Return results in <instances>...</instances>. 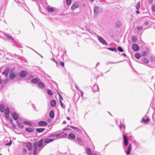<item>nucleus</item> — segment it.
Wrapping results in <instances>:
<instances>
[{
	"label": "nucleus",
	"mask_w": 155,
	"mask_h": 155,
	"mask_svg": "<svg viewBox=\"0 0 155 155\" xmlns=\"http://www.w3.org/2000/svg\"><path fill=\"white\" fill-rule=\"evenodd\" d=\"M13 117L15 120H17L18 117L19 116L18 114L15 112H14L12 114Z\"/></svg>",
	"instance_id": "nucleus-18"
},
{
	"label": "nucleus",
	"mask_w": 155,
	"mask_h": 155,
	"mask_svg": "<svg viewBox=\"0 0 155 155\" xmlns=\"http://www.w3.org/2000/svg\"><path fill=\"white\" fill-rule=\"evenodd\" d=\"M52 60L56 64H58V63L57 62V61L55 60L54 59V58H52Z\"/></svg>",
	"instance_id": "nucleus-52"
},
{
	"label": "nucleus",
	"mask_w": 155,
	"mask_h": 155,
	"mask_svg": "<svg viewBox=\"0 0 155 155\" xmlns=\"http://www.w3.org/2000/svg\"><path fill=\"white\" fill-rule=\"evenodd\" d=\"M132 49L135 51H137L139 50V47L136 44H134L132 46Z\"/></svg>",
	"instance_id": "nucleus-9"
},
{
	"label": "nucleus",
	"mask_w": 155,
	"mask_h": 155,
	"mask_svg": "<svg viewBox=\"0 0 155 155\" xmlns=\"http://www.w3.org/2000/svg\"><path fill=\"white\" fill-rule=\"evenodd\" d=\"M149 119L148 118L147 119H145L144 118H143L141 120V121L142 122L147 123L149 121Z\"/></svg>",
	"instance_id": "nucleus-26"
},
{
	"label": "nucleus",
	"mask_w": 155,
	"mask_h": 155,
	"mask_svg": "<svg viewBox=\"0 0 155 155\" xmlns=\"http://www.w3.org/2000/svg\"><path fill=\"white\" fill-rule=\"evenodd\" d=\"M48 94L50 95H52L53 94V92L50 89H48L47 90Z\"/></svg>",
	"instance_id": "nucleus-32"
},
{
	"label": "nucleus",
	"mask_w": 155,
	"mask_h": 155,
	"mask_svg": "<svg viewBox=\"0 0 155 155\" xmlns=\"http://www.w3.org/2000/svg\"><path fill=\"white\" fill-rule=\"evenodd\" d=\"M142 54L143 56H147V53L146 51H144L142 52Z\"/></svg>",
	"instance_id": "nucleus-37"
},
{
	"label": "nucleus",
	"mask_w": 155,
	"mask_h": 155,
	"mask_svg": "<svg viewBox=\"0 0 155 155\" xmlns=\"http://www.w3.org/2000/svg\"><path fill=\"white\" fill-rule=\"evenodd\" d=\"M18 127H19L21 128H22L24 127L22 124L21 123H18Z\"/></svg>",
	"instance_id": "nucleus-41"
},
{
	"label": "nucleus",
	"mask_w": 155,
	"mask_h": 155,
	"mask_svg": "<svg viewBox=\"0 0 155 155\" xmlns=\"http://www.w3.org/2000/svg\"><path fill=\"white\" fill-rule=\"evenodd\" d=\"M70 127L71 128L76 130L79 133H81V130L78 127H74L73 126H70Z\"/></svg>",
	"instance_id": "nucleus-16"
},
{
	"label": "nucleus",
	"mask_w": 155,
	"mask_h": 155,
	"mask_svg": "<svg viewBox=\"0 0 155 155\" xmlns=\"http://www.w3.org/2000/svg\"><path fill=\"white\" fill-rule=\"evenodd\" d=\"M120 23L119 22H118L116 24V25L117 27H119L120 26Z\"/></svg>",
	"instance_id": "nucleus-46"
},
{
	"label": "nucleus",
	"mask_w": 155,
	"mask_h": 155,
	"mask_svg": "<svg viewBox=\"0 0 155 155\" xmlns=\"http://www.w3.org/2000/svg\"><path fill=\"white\" fill-rule=\"evenodd\" d=\"M71 0H66V3L68 5H69L71 3Z\"/></svg>",
	"instance_id": "nucleus-36"
},
{
	"label": "nucleus",
	"mask_w": 155,
	"mask_h": 155,
	"mask_svg": "<svg viewBox=\"0 0 155 155\" xmlns=\"http://www.w3.org/2000/svg\"><path fill=\"white\" fill-rule=\"evenodd\" d=\"M11 144L12 141L11 140H10L8 143H7L6 144V145L7 146H10L11 145Z\"/></svg>",
	"instance_id": "nucleus-47"
},
{
	"label": "nucleus",
	"mask_w": 155,
	"mask_h": 155,
	"mask_svg": "<svg viewBox=\"0 0 155 155\" xmlns=\"http://www.w3.org/2000/svg\"><path fill=\"white\" fill-rule=\"evenodd\" d=\"M122 54L123 55H124V56H126V55L125 54V53H123Z\"/></svg>",
	"instance_id": "nucleus-58"
},
{
	"label": "nucleus",
	"mask_w": 155,
	"mask_h": 155,
	"mask_svg": "<svg viewBox=\"0 0 155 155\" xmlns=\"http://www.w3.org/2000/svg\"><path fill=\"white\" fill-rule=\"evenodd\" d=\"M5 106L4 105L1 104L0 105V111L1 112L3 113L4 112Z\"/></svg>",
	"instance_id": "nucleus-17"
},
{
	"label": "nucleus",
	"mask_w": 155,
	"mask_h": 155,
	"mask_svg": "<svg viewBox=\"0 0 155 155\" xmlns=\"http://www.w3.org/2000/svg\"><path fill=\"white\" fill-rule=\"evenodd\" d=\"M53 140L54 139H53L46 138L45 139L44 143L45 144L48 143L52 142Z\"/></svg>",
	"instance_id": "nucleus-11"
},
{
	"label": "nucleus",
	"mask_w": 155,
	"mask_h": 155,
	"mask_svg": "<svg viewBox=\"0 0 155 155\" xmlns=\"http://www.w3.org/2000/svg\"><path fill=\"white\" fill-rule=\"evenodd\" d=\"M91 1H92V2H93L94 1V0H90Z\"/></svg>",
	"instance_id": "nucleus-61"
},
{
	"label": "nucleus",
	"mask_w": 155,
	"mask_h": 155,
	"mask_svg": "<svg viewBox=\"0 0 155 155\" xmlns=\"http://www.w3.org/2000/svg\"><path fill=\"white\" fill-rule=\"evenodd\" d=\"M38 86L39 88L41 89H43L45 87V84L44 83L42 82H39L38 83Z\"/></svg>",
	"instance_id": "nucleus-13"
},
{
	"label": "nucleus",
	"mask_w": 155,
	"mask_h": 155,
	"mask_svg": "<svg viewBox=\"0 0 155 155\" xmlns=\"http://www.w3.org/2000/svg\"><path fill=\"white\" fill-rule=\"evenodd\" d=\"M0 155H1V154L0 153Z\"/></svg>",
	"instance_id": "nucleus-63"
},
{
	"label": "nucleus",
	"mask_w": 155,
	"mask_h": 155,
	"mask_svg": "<svg viewBox=\"0 0 155 155\" xmlns=\"http://www.w3.org/2000/svg\"><path fill=\"white\" fill-rule=\"evenodd\" d=\"M24 124L25 125H28L30 126H32V124L29 122L28 121L24 122Z\"/></svg>",
	"instance_id": "nucleus-31"
},
{
	"label": "nucleus",
	"mask_w": 155,
	"mask_h": 155,
	"mask_svg": "<svg viewBox=\"0 0 155 155\" xmlns=\"http://www.w3.org/2000/svg\"><path fill=\"white\" fill-rule=\"evenodd\" d=\"M132 41L133 42H135L137 41V38L135 37L134 36H132L131 37Z\"/></svg>",
	"instance_id": "nucleus-35"
},
{
	"label": "nucleus",
	"mask_w": 155,
	"mask_h": 155,
	"mask_svg": "<svg viewBox=\"0 0 155 155\" xmlns=\"http://www.w3.org/2000/svg\"><path fill=\"white\" fill-rule=\"evenodd\" d=\"M144 24L146 25H148L149 24V22L148 21H146L145 22Z\"/></svg>",
	"instance_id": "nucleus-54"
},
{
	"label": "nucleus",
	"mask_w": 155,
	"mask_h": 155,
	"mask_svg": "<svg viewBox=\"0 0 155 155\" xmlns=\"http://www.w3.org/2000/svg\"><path fill=\"white\" fill-rule=\"evenodd\" d=\"M80 94L81 97L82 98H84V92L81 91H80Z\"/></svg>",
	"instance_id": "nucleus-45"
},
{
	"label": "nucleus",
	"mask_w": 155,
	"mask_h": 155,
	"mask_svg": "<svg viewBox=\"0 0 155 155\" xmlns=\"http://www.w3.org/2000/svg\"><path fill=\"white\" fill-rule=\"evenodd\" d=\"M63 123L65 124L66 123V121H64V122H63Z\"/></svg>",
	"instance_id": "nucleus-60"
},
{
	"label": "nucleus",
	"mask_w": 155,
	"mask_h": 155,
	"mask_svg": "<svg viewBox=\"0 0 155 155\" xmlns=\"http://www.w3.org/2000/svg\"><path fill=\"white\" fill-rule=\"evenodd\" d=\"M67 119L68 120H70V118L69 117H67Z\"/></svg>",
	"instance_id": "nucleus-57"
},
{
	"label": "nucleus",
	"mask_w": 155,
	"mask_h": 155,
	"mask_svg": "<svg viewBox=\"0 0 155 155\" xmlns=\"http://www.w3.org/2000/svg\"><path fill=\"white\" fill-rule=\"evenodd\" d=\"M153 0H149V2L150 4H151L153 3Z\"/></svg>",
	"instance_id": "nucleus-51"
},
{
	"label": "nucleus",
	"mask_w": 155,
	"mask_h": 155,
	"mask_svg": "<svg viewBox=\"0 0 155 155\" xmlns=\"http://www.w3.org/2000/svg\"><path fill=\"white\" fill-rule=\"evenodd\" d=\"M98 11V8L97 7H94V14L95 15L97 14V11Z\"/></svg>",
	"instance_id": "nucleus-33"
},
{
	"label": "nucleus",
	"mask_w": 155,
	"mask_h": 155,
	"mask_svg": "<svg viewBox=\"0 0 155 155\" xmlns=\"http://www.w3.org/2000/svg\"><path fill=\"white\" fill-rule=\"evenodd\" d=\"M68 137L69 139L70 140H74L75 138V135L72 133H70L68 134Z\"/></svg>",
	"instance_id": "nucleus-6"
},
{
	"label": "nucleus",
	"mask_w": 155,
	"mask_h": 155,
	"mask_svg": "<svg viewBox=\"0 0 155 155\" xmlns=\"http://www.w3.org/2000/svg\"><path fill=\"white\" fill-rule=\"evenodd\" d=\"M26 130L28 132H31L34 131V129L31 127H27L26 129Z\"/></svg>",
	"instance_id": "nucleus-23"
},
{
	"label": "nucleus",
	"mask_w": 155,
	"mask_h": 155,
	"mask_svg": "<svg viewBox=\"0 0 155 155\" xmlns=\"http://www.w3.org/2000/svg\"><path fill=\"white\" fill-rule=\"evenodd\" d=\"M60 104H61V106L63 108H64L65 107H64V104L62 103V101L61 102H60Z\"/></svg>",
	"instance_id": "nucleus-48"
},
{
	"label": "nucleus",
	"mask_w": 155,
	"mask_h": 155,
	"mask_svg": "<svg viewBox=\"0 0 155 155\" xmlns=\"http://www.w3.org/2000/svg\"><path fill=\"white\" fill-rule=\"evenodd\" d=\"M78 7V4L76 3H75L74 4L72 5L71 7V8L72 10H74L75 8H77Z\"/></svg>",
	"instance_id": "nucleus-19"
},
{
	"label": "nucleus",
	"mask_w": 155,
	"mask_h": 155,
	"mask_svg": "<svg viewBox=\"0 0 155 155\" xmlns=\"http://www.w3.org/2000/svg\"><path fill=\"white\" fill-rule=\"evenodd\" d=\"M6 37L8 39L11 40H13V39L10 36L8 35H6Z\"/></svg>",
	"instance_id": "nucleus-40"
},
{
	"label": "nucleus",
	"mask_w": 155,
	"mask_h": 155,
	"mask_svg": "<svg viewBox=\"0 0 155 155\" xmlns=\"http://www.w3.org/2000/svg\"><path fill=\"white\" fill-rule=\"evenodd\" d=\"M47 10L50 12H53L54 11V9L52 7H48L47 8Z\"/></svg>",
	"instance_id": "nucleus-25"
},
{
	"label": "nucleus",
	"mask_w": 155,
	"mask_h": 155,
	"mask_svg": "<svg viewBox=\"0 0 155 155\" xmlns=\"http://www.w3.org/2000/svg\"><path fill=\"white\" fill-rule=\"evenodd\" d=\"M111 51H114L116 50L117 49L116 48H108Z\"/></svg>",
	"instance_id": "nucleus-44"
},
{
	"label": "nucleus",
	"mask_w": 155,
	"mask_h": 155,
	"mask_svg": "<svg viewBox=\"0 0 155 155\" xmlns=\"http://www.w3.org/2000/svg\"><path fill=\"white\" fill-rule=\"evenodd\" d=\"M58 93L59 96V102H61L63 100V98H62V97L59 93L58 92Z\"/></svg>",
	"instance_id": "nucleus-38"
},
{
	"label": "nucleus",
	"mask_w": 155,
	"mask_h": 155,
	"mask_svg": "<svg viewBox=\"0 0 155 155\" xmlns=\"http://www.w3.org/2000/svg\"><path fill=\"white\" fill-rule=\"evenodd\" d=\"M143 61L145 63L147 64L149 62L148 60L145 58H143Z\"/></svg>",
	"instance_id": "nucleus-34"
},
{
	"label": "nucleus",
	"mask_w": 155,
	"mask_h": 155,
	"mask_svg": "<svg viewBox=\"0 0 155 155\" xmlns=\"http://www.w3.org/2000/svg\"><path fill=\"white\" fill-rule=\"evenodd\" d=\"M134 56L136 58L139 59L141 56V55L139 53H136L134 54Z\"/></svg>",
	"instance_id": "nucleus-22"
},
{
	"label": "nucleus",
	"mask_w": 155,
	"mask_h": 155,
	"mask_svg": "<svg viewBox=\"0 0 155 155\" xmlns=\"http://www.w3.org/2000/svg\"><path fill=\"white\" fill-rule=\"evenodd\" d=\"M86 152L88 155H90L91 154V150L89 148H87L86 149Z\"/></svg>",
	"instance_id": "nucleus-28"
},
{
	"label": "nucleus",
	"mask_w": 155,
	"mask_h": 155,
	"mask_svg": "<svg viewBox=\"0 0 155 155\" xmlns=\"http://www.w3.org/2000/svg\"><path fill=\"white\" fill-rule=\"evenodd\" d=\"M10 111V109L8 107L6 108L5 109L4 112V113L5 117L6 118L8 119L9 117Z\"/></svg>",
	"instance_id": "nucleus-2"
},
{
	"label": "nucleus",
	"mask_w": 155,
	"mask_h": 155,
	"mask_svg": "<svg viewBox=\"0 0 155 155\" xmlns=\"http://www.w3.org/2000/svg\"><path fill=\"white\" fill-rule=\"evenodd\" d=\"M47 123L46 122L41 121L38 123V125L39 126H45L47 125Z\"/></svg>",
	"instance_id": "nucleus-5"
},
{
	"label": "nucleus",
	"mask_w": 155,
	"mask_h": 155,
	"mask_svg": "<svg viewBox=\"0 0 155 155\" xmlns=\"http://www.w3.org/2000/svg\"><path fill=\"white\" fill-rule=\"evenodd\" d=\"M123 137L124 138V145L127 146L128 143V141L127 137L124 135H123Z\"/></svg>",
	"instance_id": "nucleus-3"
},
{
	"label": "nucleus",
	"mask_w": 155,
	"mask_h": 155,
	"mask_svg": "<svg viewBox=\"0 0 155 155\" xmlns=\"http://www.w3.org/2000/svg\"><path fill=\"white\" fill-rule=\"evenodd\" d=\"M140 12L139 11H137L136 12V13L137 14H139V13Z\"/></svg>",
	"instance_id": "nucleus-56"
},
{
	"label": "nucleus",
	"mask_w": 155,
	"mask_h": 155,
	"mask_svg": "<svg viewBox=\"0 0 155 155\" xmlns=\"http://www.w3.org/2000/svg\"><path fill=\"white\" fill-rule=\"evenodd\" d=\"M50 116L51 118H53L54 117V114L53 111H51L50 112Z\"/></svg>",
	"instance_id": "nucleus-30"
},
{
	"label": "nucleus",
	"mask_w": 155,
	"mask_h": 155,
	"mask_svg": "<svg viewBox=\"0 0 155 155\" xmlns=\"http://www.w3.org/2000/svg\"><path fill=\"white\" fill-rule=\"evenodd\" d=\"M92 155H97L96 154H93Z\"/></svg>",
	"instance_id": "nucleus-62"
},
{
	"label": "nucleus",
	"mask_w": 155,
	"mask_h": 155,
	"mask_svg": "<svg viewBox=\"0 0 155 155\" xmlns=\"http://www.w3.org/2000/svg\"><path fill=\"white\" fill-rule=\"evenodd\" d=\"M24 146L26 147L28 150H31L33 149L32 143L30 142H26L24 143Z\"/></svg>",
	"instance_id": "nucleus-1"
},
{
	"label": "nucleus",
	"mask_w": 155,
	"mask_h": 155,
	"mask_svg": "<svg viewBox=\"0 0 155 155\" xmlns=\"http://www.w3.org/2000/svg\"><path fill=\"white\" fill-rule=\"evenodd\" d=\"M117 49L119 51L121 52H123L124 51L123 49L120 47H118L117 48Z\"/></svg>",
	"instance_id": "nucleus-39"
},
{
	"label": "nucleus",
	"mask_w": 155,
	"mask_h": 155,
	"mask_svg": "<svg viewBox=\"0 0 155 155\" xmlns=\"http://www.w3.org/2000/svg\"><path fill=\"white\" fill-rule=\"evenodd\" d=\"M9 71V68H7L5 69V71L2 73V74H3L5 75L6 76H8Z\"/></svg>",
	"instance_id": "nucleus-21"
},
{
	"label": "nucleus",
	"mask_w": 155,
	"mask_h": 155,
	"mask_svg": "<svg viewBox=\"0 0 155 155\" xmlns=\"http://www.w3.org/2000/svg\"><path fill=\"white\" fill-rule=\"evenodd\" d=\"M98 40L103 44L105 45H107V43L105 41L104 39L101 37H99L98 38Z\"/></svg>",
	"instance_id": "nucleus-8"
},
{
	"label": "nucleus",
	"mask_w": 155,
	"mask_h": 155,
	"mask_svg": "<svg viewBox=\"0 0 155 155\" xmlns=\"http://www.w3.org/2000/svg\"><path fill=\"white\" fill-rule=\"evenodd\" d=\"M2 83V81L1 79H0V84H1Z\"/></svg>",
	"instance_id": "nucleus-59"
},
{
	"label": "nucleus",
	"mask_w": 155,
	"mask_h": 155,
	"mask_svg": "<svg viewBox=\"0 0 155 155\" xmlns=\"http://www.w3.org/2000/svg\"><path fill=\"white\" fill-rule=\"evenodd\" d=\"M45 130L44 128H37L36 129V130L37 132L38 133H41L43 132Z\"/></svg>",
	"instance_id": "nucleus-24"
},
{
	"label": "nucleus",
	"mask_w": 155,
	"mask_h": 155,
	"mask_svg": "<svg viewBox=\"0 0 155 155\" xmlns=\"http://www.w3.org/2000/svg\"><path fill=\"white\" fill-rule=\"evenodd\" d=\"M60 63L63 66V67H64V62L62 61H60Z\"/></svg>",
	"instance_id": "nucleus-50"
},
{
	"label": "nucleus",
	"mask_w": 155,
	"mask_h": 155,
	"mask_svg": "<svg viewBox=\"0 0 155 155\" xmlns=\"http://www.w3.org/2000/svg\"><path fill=\"white\" fill-rule=\"evenodd\" d=\"M34 147V149L33 150V153L34 155H35L37 154V151L38 150V146L36 143H35L33 144Z\"/></svg>",
	"instance_id": "nucleus-4"
},
{
	"label": "nucleus",
	"mask_w": 155,
	"mask_h": 155,
	"mask_svg": "<svg viewBox=\"0 0 155 155\" xmlns=\"http://www.w3.org/2000/svg\"><path fill=\"white\" fill-rule=\"evenodd\" d=\"M94 91H97L99 90V88L97 85H95L93 88Z\"/></svg>",
	"instance_id": "nucleus-27"
},
{
	"label": "nucleus",
	"mask_w": 155,
	"mask_h": 155,
	"mask_svg": "<svg viewBox=\"0 0 155 155\" xmlns=\"http://www.w3.org/2000/svg\"><path fill=\"white\" fill-rule=\"evenodd\" d=\"M77 140L79 142H82V140L81 138L79 137H77Z\"/></svg>",
	"instance_id": "nucleus-42"
},
{
	"label": "nucleus",
	"mask_w": 155,
	"mask_h": 155,
	"mask_svg": "<svg viewBox=\"0 0 155 155\" xmlns=\"http://www.w3.org/2000/svg\"><path fill=\"white\" fill-rule=\"evenodd\" d=\"M136 8L138 10L139 9L140 7V1H139L137 4V5L136 6Z\"/></svg>",
	"instance_id": "nucleus-29"
},
{
	"label": "nucleus",
	"mask_w": 155,
	"mask_h": 155,
	"mask_svg": "<svg viewBox=\"0 0 155 155\" xmlns=\"http://www.w3.org/2000/svg\"><path fill=\"white\" fill-rule=\"evenodd\" d=\"M50 104L51 107H54L56 104V102L55 100H53L51 101Z\"/></svg>",
	"instance_id": "nucleus-20"
},
{
	"label": "nucleus",
	"mask_w": 155,
	"mask_h": 155,
	"mask_svg": "<svg viewBox=\"0 0 155 155\" xmlns=\"http://www.w3.org/2000/svg\"><path fill=\"white\" fill-rule=\"evenodd\" d=\"M27 73L26 71H22L20 73V76L21 77H24L27 75Z\"/></svg>",
	"instance_id": "nucleus-14"
},
{
	"label": "nucleus",
	"mask_w": 155,
	"mask_h": 155,
	"mask_svg": "<svg viewBox=\"0 0 155 155\" xmlns=\"http://www.w3.org/2000/svg\"><path fill=\"white\" fill-rule=\"evenodd\" d=\"M131 149H132V145H131V144L130 143L129 145V147H128V150L126 152L127 155H129L130 154V152L131 150Z\"/></svg>",
	"instance_id": "nucleus-10"
},
{
	"label": "nucleus",
	"mask_w": 155,
	"mask_h": 155,
	"mask_svg": "<svg viewBox=\"0 0 155 155\" xmlns=\"http://www.w3.org/2000/svg\"><path fill=\"white\" fill-rule=\"evenodd\" d=\"M150 59H151L152 61H153V60L154 59V58L153 57H151L150 58Z\"/></svg>",
	"instance_id": "nucleus-55"
},
{
	"label": "nucleus",
	"mask_w": 155,
	"mask_h": 155,
	"mask_svg": "<svg viewBox=\"0 0 155 155\" xmlns=\"http://www.w3.org/2000/svg\"><path fill=\"white\" fill-rule=\"evenodd\" d=\"M137 28L139 30H140L142 29V27L141 26H138L137 27Z\"/></svg>",
	"instance_id": "nucleus-49"
},
{
	"label": "nucleus",
	"mask_w": 155,
	"mask_h": 155,
	"mask_svg": "<svg viewBox=\"0 0 155 155\" xmlns=\"http://www.w3.org/2000/svg\"><path fill=\"white\" fill-rule=\"evenodd\" d=\"M16 76L15 73L13 72H11L9 75V78L11 80H13L14 79Z\"/></svg>",
	"instance_id": "nucleus-12"
},
{
	"label": "nucleus",
	"mask_w": 155,
	"mask_h": 155,
	"mask_svg": "<svg viewBox=\"0 0 155 155\" xmlns=\"http://www.w3.org/2000/svg\"><path fill=\"white\" fill-rule=\"evenodd\" d=\"M151 9L153 12H155V5H153Z\"/></svg>",
	"instance_id": "nucleus-43"
},
{
	"label": "nucleus",
	"mask_w": 155,
	"mask_h": 155,
	"mask_svg": "<svg viewBox=\"0 0 155 155\" xmlns=\"http://www.w3.org/2000/svg\"><path fill=\"white\" fill-rule=\"evenodd\" d=\"M23 151L24 152H25V153H26L27 152V150L25 148H24L23 149Z\"/></svg>",
	"instance_id": "nucleus-53"
},
{
	"label": "nucleus",
	"mask_w": 155,
	"mask_h": 155,
	"mask_svg": "<svg viewBox=\"0 0 155 155\" xmlns=\"http://www.w3.org/2000/svg\"><path fill=\"white\" fill-rule=\"evenodd\" d=\"M44 140L43 139H41L39 141L38 144V147H42L44 144Z\"/></svg>",
	"instance_id": "nucleus-7"
},
{
	"label": "nucleus",
	"mask_w": 155,
	"mask_h": 155,
	"mask_svg": "<svg viewBox=\"0 0 155 155\" xmlns=\"http://www.w3.org/2000/svg\"><path fill=\"white\" fill-rule=\"evenodd\" d=\"M40 81V80L39 78H34L32 79L31 82L34 84H36L39 82Z\"/></svg>",
	"instance_id": "nucleus-15"
}]
</instances>
